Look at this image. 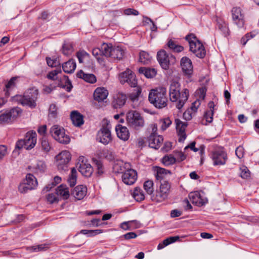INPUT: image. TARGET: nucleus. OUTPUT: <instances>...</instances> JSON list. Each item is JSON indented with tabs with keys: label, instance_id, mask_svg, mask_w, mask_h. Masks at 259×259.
Instances as JSON below:
<instances>
[{
	"label": "nucleus",
	"instance_id": "1",
	"mask_svg": "<svg viewBox=\"0 0 259 259\" xmlns=\"http://www.w3.org/2000/svg\"><path fill=\"white\" fill-rule=\"evenodd\" d=\"M169 95L170 100L175 102L176 108L180 110L187 101L189 92L187 89L181 91L180 84L176 81H174L169 87Z\"/></svg>",
	"mask_w": 259,
	"mask_h": 259
},
{
	"label": "nucleus",
	"instance_id": "2",
	"mask_svg": "<svg viewBox=\"0 0 259 259\" xmlns=\"http://www.w3.org/2000/svg\"><path fill=\"white\" fill-rule=\"evenodd\" d=\"M148 99L150 103L157 108L166 107L167 105L166 89L160 87L152 90L149 94Z\"/></svg>",
	"mask_w": 259,
	"mask_h": 259
},
{
	"label": "nucleus",
	"instance_id": "3",
	"mask_svg": "<svg viewBox=\"0 0 259 259\" xmlns=\"http://www.w3.org/2000/svg\"><path fill=\"white\" fill-rule=\"evenodd\" d=\"M38 91L35 88L30 89L24 93L23 96L16 95L12 98V101L20 103L23 105H27L31 108L36 106V101L38 96Z\"/></svg>",
	"mask_w": 259,
	"mask_h": 259
},
{
	"label": "nucleus",
	"instance_id": "4",
	"mask_svg": "<svg viewBox=\"0 0 259 259\" xmlns=\"http://www.w3.org/2000/svg\"><path fill=\"white\" fill-rule=\"evenodd\" d=\"M126 121L128 126L134 131H140L145 125L144 117L136 110H131L126 115Z\"/></svg>",
	"mask_w": 259,
	"mask_h": 259
},
{
	"label": "nucleus",
	"instance_id": "5",
	"mask_svg": "<svg viewBox=\"0 0 259 259\" xmlns=\"http://www.w3.org/2000/svg\"><path fill=\"white\" fill-rule=\"evenodd\" d=\"M186 39L189 42L190 51L193 53L196 56L200 58L205 57L206 51L204 47L194 34H190L187 35Z\"/></svg>",
	"mask_w": 259,
	"mask_h": 259
},
{
	"label": "nucleus",
	"instance_id": "6",
	"mask_svg": "<svg viewBox=\"0 0 259 259\" xmlns=\"http://www.w3.org/2000/svg\"><path fill=\"white\" fill-rule=\"evenodd\" d=\"M103 55L117 60L121 59L124 54V50L119 46H112L111 44H103L101 46Z\"/></svg>",
	"mask_w": 259,
	"mask_h": 259
},
{
	"label": "nucleus",
	"instance_id": "7",
	"mask_svg": "<svg viewBox=\"0 0 259 259\" xmlns=\"http://www.w3.org/2000/svg\"><path fill=\"white\" fill-rule=\"evenodd\" d=\"M36 134L35 132L30 131L26 134L23 139L19 140L16 145V148L19 149L24 148L26 150L32 149L36 143Z\"/></svg>",
	"mask_w": 259,
	"mask_h": 259
},
{
	"label": "nucleus",
	"instance_id": "8",
	"mask_svg": "<svg viewBox=\"0 0 259 259\" xmlns=\"http://www.w3.org/2000/svg\"><path fill=\"white\" fill-rule=\"evenodd\" d=\"M52 137L59 143L67 144L70 141V137L65 134L64 129L58 125L52 126L50 130Z\"/></svg>",
	"mask_w": 259,
	"mask_h": 259
},
{
	"label": "nucleus",
	"instance_id": "9",
	"mask_svg": "<svg viewBox=\"0 0 259 259\" xmlns=\"http://www.w3.org/2000/svg\"><path fill=\"white\" fill-rule=\"evenodd\" d=\"M157 60L162 69L167 70L170 64L176 62L175 57L170 54H167L165 50H162L157 52Z\"/></svg>",
	"mask_w": 259,
	"mask_h": 259
},
{
	"label": "nucleus",
	"instance_id": "10",
	"mask_svg": "<svg viewBox=\"0 0 259 259\" xmlns=\"http://www.w3.org/2000/svg\"><path fill=\"white\" fill-rule=\"evenodd\" d=\"M56 165L59 170H68V163L71 160V154L69 151H63L56 156Z\"/></svg>",
	"mask_w": 259,
	"mask_h": 259
},
{
	"label": "nucleus",
	"instance_id": "11",
	"mask_svg": "<svg viewBox=\"0 0 259 259\" xmlns=\"http://www.w3.org/2000/svg\"><path fill=\"white\" fill-rule=\"evenodd\" d=\"M210 157L214 165H224L228 159L227 154L222 148H219L212 151Z\"/></svg>",
	"mask_w": 259,
	"mask_h": 259
},
{
	"label": "nucleus",
	"instance_id": "12",
	"mask_svg": "<svg viewBox=\"0 0 259 259\" xmlns=\"http://www.w3.org/2000/svg\"><path fill=\"white\" fill-rule=\"evenodd\" d=\"M76 167L81 175L86 177H90L93 172L92 166L83 156L79 157Z\"/></svg>",
	"mask_w": 259,
	"mask_h": 259
},
{
	"label": "nucleus",
	"instance_id": "13",
	"mask_svg": "<svg viewBox=\"0 0 259 259\" xmlns=\"http://www.w3.org/2000/svg\"><path fill=\"white\" fill-rule=\"evenodd\" d=\"M170 185L167 180H163L160 182L159 191L156 193L155 199L157 202H161L165 200L169 193Z\"/></svg>",
	"mask_w": 259,
	"mask_h": 259
},
{
	"label": "nucleus",
	"instance_id": "14",
	"mask_svg": "<svg viewBox=\"0 0 259 259\" xmlns=\"http://www.w3.org/2000/svg\"><path fill=\"white\" fill-rule=\"evenodd\" d=\"M97 140L104 145L108 144L112 140L110 126L109 124L103 126L98 132Z\"/></svg>",
	"mask_w": 259,
	"mask_h": 259
},
{
	"label": "nucleus",
	"instance_id": "15",
	"mask_svg": "<svg viewBox=\"0 0 259 259\" xmlns=\"http://www.w3.org/2000/svg\"><path fill=\"white\" fill-rule=\"evenodd\" d=\"M119 80L121 83L126 82L131 87H136L137 84L135 73L128 68L119 74Z\"/></svg>",
	"mask_w": 259,
	"mask_h": 259
},
{
	"label": "nucleus",
	"instance_id": "16",
	"mask_svg": "<svg viewBox=\"0 0 259 259\" xmlns=\"http://www.w3.org/2000/svg\"><path fill=\"white\" fill-rule=\"evenodd\" d=\"M232 17L233 23L238 28H243L245 23L244 14L239 7H234L232 9Z\"/></svg>",
	"mask_w": 259,
	"mask_h": 259
},
{
	"label": "nucleus",
	"instance_id": "17",
	"mask_svg": "<svg viewBox=\"0 0 259 259\" xmlns=\"http://www.w3.org/2000/svg\"><path fill=\"white\" fill-rule=\"evenodd\" d=\"M19 108H14L0 114V124L9 123L17 117L20 113Z\"/></svg>",
	"mask_w": 259,
	"mask_h": 259
},
{
	"label": "nucleus",
	"instance_id": "18",
	"mask_svg": "<svg viewBox=\"0 0 259 259\" xmlns=\"http://www.w3.org/2000/svg\"><path fill=\"white\" fill-rule=\"evenodd\" d=\"M137 179V173L136 170L131 167L126 170L122 175L123 182L127 185H133Z\"/></svg>",
	"mask_w": 259,
	"mask_h": 259
},
{
	"label": "nucleus",
	"instance_id": "19",
	"mask_svg": "<svg viewBox=\"0 0 259 259\" xmlns=\"http://www.w3.org/2000/svg\"><path fill=\"white\" fill-rule=\"evenodd\" d=\"M175 122L176 130L178 135L179 136V141L183 142L187 137L185 130L188 124L187 122L182 121L178 118H176Z\"/></svg>",
	"mask_w": 259,
	"mask_h": 259
},
{
	"label": "nucleus",
	"instance_id": "20",
	"mask_svg": "<svg viewBox=\"0 0 259 259\" xmlns=\"http://www.w3.org/2000/svg\"><path fill=\"white\" fill-rule=\"evenodd\" d=\"M181 66L183 72L187 75H191L193 71L191 60L187 57H184L181 60Z\"/></svg>",
	"mask_w": 259,
	"mask_h": 259
},
{
	"label": "nucleus",
	"instance_id": "21",
	"mask_svg": "<svg viewBox=\"0 0 259 259\" xmlns=\"http://www.w3.org/2000/svg\"><path fill=\"white\" fill-rule=\"evenodd\" d=\"M131 167L130 164L124 162L122 160H116L113 164V169L115 173L124 174V172Z\"/></svg>",
	"mask_w": 259,
	"mask_h": 259
},
{
	"label": "nucleus",
	"instance_id": "22",
	"mask_svg": "<svg viewBox=\"0 0 259 259\" xmlns=\"http://www.w3.org/2000/svg\"><path fill=\"white\" fill-rule=\"evenodd\" d=\"M162 136L157 134H151L148 138L149 146L152 148L158 149L163 142Z\"/></svg>",
	"mask_w": 259,
	"mask_h": 259
},
{
	"label": "nucleus",
	"instance_id": "23",
	"mask_svg": "<svg viewBox=\"0 0 259 259\" xmlns=\"http://www.w3.org/2000/svg\"><path fill=\"white\" fill-rule=\"evenodd\" d=\"M117 137L121 140L125 141H127L130 137V132L128 128L126 126L118 124L115 127Z\"/></svg>",
	"mask_w": 259,
	"mask_h": 259
},
{
	"label": "nucleus",
	"instance_id": "24",
	"mask_svg": "<svg viewBox=\"0 0 259 259\" xmlns=\"http://www.w3.org/2000/svg\"><path fill=\"white\" fill-rule=\"evenodd\" d=\"M87 188L84 185H78L74 188L71 192V195L76 199L81 200L86 195Z\"/></svg>",
	"mask_w": 259,
	"mask_h": 259
},
{
	"label": "nucleus",
	"instance_id": "25",
	"mask_svg": "<svg viewBox=\"0 0 259 259\" xmlns=\"http://www.w3.org/2000/svg\"><path fill=\"white\" fill-rule=\"evenodd\" d=\"M108 92L104 88H98L94 93V99L98 102H101L106 99Z\"/></svg>",
	"mask_w": 259,
	"mask_h": 259
},
{
	"label": "nucleus",
	"instance_id": "26",
	"mask_svg": "<svg viewBox=\"0 0 259 259\" xmlns=\"http://www.w3.org/2000/svg\"><path fill=\"white\" fill-rule=\"evenodd\" d=\"M189 198L192 203L196 205H203L206 203L207 200L202 198L200 192L196 191L189 194Z\"/></svg>",
	"mask_w": 259,
	"mask_h": 259
},
{
	"label": "nucleus",
	"instance_id": "27",
	"mask_svg": "<svg viewBox=\"0 0 259 259\" xmlns=\"http://www.w3.org/2000/svg\"><path fill=\"white\" fill-rule=\"evenodd\" d=\"M217 26L224 36H227L230 34V30L228 24L225 20L221 18H217Z\"/></svg>",
	"mask_w": 259,
	"mask_h": 259
},
{
	"label": "nucleus",
	"instance_id": "28",
	"mask_svg": "<svg viewBox=\"0 0 259 259\" xmlns=\"http://www.w3.org/2000/svg\"><path fill=\"white\" fill-rule=\"evenodd\" d=\"M156 174H155L156 180L160 181V183L163 180H166L167 175H170L171 172L163 168L157 167L155 169Z\"/></svg>",
	"mask_w": 259,
	"mask_h": 259
},
{
	"label": "nucleus",
	"instance_id": "29",
	"mask_svg": "<svg viewBox=\"0 0 259 259\" xmlns=\"http://www.w3.org/2000/svg\"><path fill=\"white\" fill-rule=\"evenodd\" d=\"M126 101V96L122 94H119L114 97L112 102V106L114 108L117 109L123 106Z\"/></svg>",
	"mask_w": 259,
	"mask_h": 259
},
{
	"label": "nucleus",
	"instance_id": "30",
	"mask_svg": "<svg viewBox=\"0 0 259 259\" xmlns=\"http://www.w3.org/2000/svg\"><path fill=\"white\" fill-rule=\"evenodd\" d=\"M72 123L76 126H80L83 123V116L78 112L73 111L70 115Z\"/></svg>",
	"mask_w": 259,
	"mask_h": 259
},
{
	"label": "nucleus",
	"instance_id": "31",
	"mask_svg": "<svg viewBox=\"0 0 259 259\" xmlns=\"http://www.w3.org/2000/svg\"><path fill=\"white\" fill-rule=\"evenodd\" d=\"M77 76L90 83H94L97 80L96 76L93 74L85 73L82 70H80L77 72Z\"/></svg>",
	"mask_w": 259,
	"mask_h": 259
},
{
	"label": "nucleus",
	"instance_id": "32",
	"mask_svg": "<svg viewBox=\"0 0 259 259\" xmlns=\"http://www.w3.org/2000/svg\"><path fill=\"white\" fill-rule=\"evenodd\" d=\"M201 104V101L200 100L197 99L195 102H194L192 104V106L190 110H188L187 112H185L184 113V117L188 119L189 120L191 118V114L193 113H195L199 106Z\"/></svg>",
	"mask_w": 259,
	"mask_h": 259
},
{
	"label": "nucleus",
	"instance_id": "33",
	"mask_svg": "<svg viewBox=\"0 0 259 259\" xmlns=\"http://www.w3.org/2000/svg\"><path fill=\"white\" fill-rule=\"evenodd\" d=\"M76 63L73 59H70L67 62L62 64L63 71L67 73H73L76 68Z\"/></svg>",
	"mask_w": 259,
	"mask_h": 259
},
{
	"label": "nucleus",
	"instance_id": "34",
	"mask_svg": "<svg viewBox=\"0 0 259 259\" xmlns=\"http://www.w3.org/2000/svg\"><path fill=\"white\" fill-rule=\"evenodd\" d=\"M24 183L32 190L34 189L37 185L36 178L30 174H28L26 175Z\"/></svg>",
	"mask_w": 259,
	"mask_h": 259
},
{
	"label": "nucleus",
	"instance_id": "35",
	"mask_svg": "<svg viewBox=\"0 0 259 259\" xmlns=\"http://www.w3.org/2000/svg\"><path fill=\"white\" fill-rule=\"evenodd\" d=\"M56 193L58 196L62 197L63 199H66L69 196V191L66 185H61L56 190Z\"/></svg>",
	"mask_w": 259,
	"mask_h": 259
},
{
	"label": "nucleus",
	"instance_id": "36",
	"mask_svg": "<svg viewBox=\"0 0 259 259\" xmlns=\"http://www.w3.org/2000/svg\"><path fill=\"white\" fill-rule=\"evenodd\" d=\"M139 72L143 74L147 78H152L156 75L157 73L154 68L146 67H140L139 69Z\"/></svg>",
	"mask_w": 259,
	"mask_h": 259
},
{
	"label": "nucleus",
	"instance_id": "37",
	"mask_svg": "<svg viewBox=\"0 0 259 259\" xmlns=\"http://www.w3.org/2000/svg\"><path fill=\"white\" fill-rule=\"evenodd\" d=\"M152 59L149 54L145 51H141L140 53L139 61L143 64H148Z\"/></svg>",
	"mask_w": 259,
	"mask_h": 259
},
{
	"label": "nucleus",
	"instance_id": "38",
	"mask_svg": "<svg viewBox=\"0 0 259 259\" xmlns=\"http://www.w3.org/2000/svg\"><path fill=\"white\" fill-rule=\"evenodd\" d=\"M168 47L175 52H181L184 50V47L182 46L176 44V42L170 39L167 42Z\"/></svg>",
	"mask_w": 259,
	"mask_h": 259
},
{
	"label": "nucleus",
	"instance_id": "39",
	"mask_svg": "<svg viewBox=\"0 0 259 259\" xmlns=\"http://www.w3.org/2000/svg\"><path fill=\"white\" fill-rule=\"evenodd\" d=\"M101 154L104 158L109 161L114 160L116 156L114 152L108 149H103Z\"/></svg>",
	"mask_w": 259,
	"mask_h": 259
},
{
	"label": "nucleus",
	"instance_id": "40",
	"mask_svg": "<svg viewBox=\"0 0 259 259\" xmlns=\"http://www.w3.org/2000/svg\"><path fill=\"white\" fill-rule=\"evenodd\" d=\"M133 196L137 201H141L144 200L145 198L143 191L139 188H136L135 189Z\"/></svg>",
	"mask_w": 259,
	"mask_h": 259
},
{
	"label": "nucleus",
	"instance_id": "41",
	"mask_svg": "<svg viewBox=\"0 0 259 259\" xmlns=\"http://www.w3.org/2000/svg\"><path fill=\"white\" fill-rule=\"evenodd\" d=\"M176 161V158L172 155H168L164 156L162 159V162L166 166L174 164Z\"/></svg>",
	"mask_w": 259,
	"mask_h": 259
},
{
	"label": "nucleus",
	"instance_id": "42",
	"mask_svg": "<svg viewBox=\"0 0 259 259\" xmlns=\"http://www.w3.org/2000/svg\"><path fill=\"white\" fill-rule=\"evenodd\" d=\"M77 171L75 168H72L71 174L68 179V182L71 187L74 186L76 183Z\"/></svg>",
	"mask_w": 259,
	"mask_h": 259
},
{
	"label": "nucleus",
	"instance_id": "43",
	"mask_svg": "<svg viewBox=\"0 0 259 259\" xmlns=\"http://www.w3.org/2000/svg\"><path fill=\"white\" fill-rule=\"evenodd\" d=\"M73 51V48L72 44L70 43H65L62 47V52L66 56L69 55Z\"/></svg>",
	"mask_w": 259,
	"mask_h": 259
},
{
	"label": "nucleus",
	"instance_id": "44",
	"mask_svg": "<svg viewBox=\"0 0 259 259\" xmlns=\"http://www.w3.org/2000/svg\"><path fill=\"white\" fill-rule=\"evenodd\" d=\"M46 169V164L42 161H38L34 167V171L35 173L41 174L45 171Z\"/></svg>",
	"mask_w": 259,
	"mask_h": 259
},
{
	"label": "nucleus",
	"instance_id": "45",
	"mask_svg": "<svg viewBox=\"0 0 259 259\" xmlns=\"http://www.w3.org/2000/svg\"><path fill=\"white\" fill-rule=\"evenodd\" d=\"M153 183L152 181H147L144 184V188L146 192L151 195L153 192Z\"/></svg>",
	"mask_w": 259,
	"mask_h": 259
},
{
	"label": "nucleus",
	"instance_id": "46",
	"mask_svg": "<svg viewBox=\"0 0 259 259\" xmlns=\"http://www.w3.org/2000/svg\"><path fill=\"white\" fill-rule=\"evenodd\" d=\"M61 181V179L60 177H58V176H56L54 179V182H53L51 185H48V186H46L44 189H43V191L44 192H47V191H50L53 187H54L56 184H59V183H60Z\"/></svg>",
	"mask_w": 259,
	"mask_h": 259
},
{
	"label": "nucleus",
	"instance_id": "47",
	"mask_svg": "<svg viewBox=\"0 0 259 259\" xmlns=\"http://www.w3.org/2000/svg\"><path fill=\"white\" fill-rule=\"evenodd\" d=\"M41 148L42 149L46 152H48L51 149V146L49 141L45 138H42L41 140Z\"/></svg>",
	"mask_w": 259,
	"mask_h": 259
},
{
	"label": "nucleus",
	"instance_id": "48",
	"mask_svg": "<svg viewBox=\"0 0 259 259\" xmlns=\"http://www.w3.org/2000/svg\"><path fill=\"white\" fill-rule=\"evenodd\" d=\"M61 72V70L56 69L50 72L47 75V78L52 80H56L58 79L57 75Z\"/></svg>",
	"mask_w": 259,
	"mask_h": 259
},
{
	"label": "nucleus",
	"instance_id": "49",
	"mask_svg": "<svg viewBox=\"0 0 259 259\" xmlns=\"http://www.w3.org/2000/svg\"><path fill=\"white\" fill-rule=\"evenodd\" d=\"M161 128L162 130H165L171 124V121L169 118L160 119Z\"/></svg>",
	"mask_w": 259,
	"mask_h": 259
},
{
	"label": "nucleus",
	"instance_id": "50",
	"mask_svg": "<svg viewBox=\"0 0 259 259\" xmlns=\"http://www.w3.org/2000/svg\"><path fill=\"white\" fill-rule=\"evenodd\" d=\"M240 176L243 179H246L250 176V172L247 167L242 166L240 167Z\"/></svg>",
	"mask_w": 259,
	"mask_h": 259
},
{
	"label": "nucleus",
	"instance_id": "51",
	"mask_svg": "<svg viewBox=\"0 0 259 259\" xmlns=\"http://www.w3.org/2000/svg\"><path fill=\"white\" fill-rule=\"evenodd\" d=\"M46 60L48 65L51 67H56L60 65L59 61L57 58L51 59L50 58H47Z\"/></svg>",
	"mask_w": 259,
	"mask_h": 259
},
{
	"label": "nucleus",
	"instance_id": "52",
	"mask_svg": "<svg viewBox=\"0 0 259 259\" xmlns=\"http://www.w3.org/2000/svg\"><path fill=\"white\" fill-rule=\"evenodd\" d=\"M57 115V108L56 106L52 104L50 106L49 108V116L50 117L55 118Z\"/></svg>",
	"mask_w": 259,
	"mask_h": 259
},
{
	"label": "nucleus",
	"instance_id": "53",
	"mask_svg": "<svg viewBox=\"0 0 259 259\" xmlns=\"http://www.w3.org/2000/svg\"><path fill=\"white\" fill-rule=\"evenodd\" d=\"M88 56L89 54L84 51H80L76 53V57L80 63H83L84 59L88 57Z\"/></svg>",
	"mask_w": 259,
	"mask_h": 259
},
{
	"label": "nucleus",
	"instance_id": "54",
	"mask_svg": "<svg viewBox=\"0 0 259 259\" xmlns=\"http://www.w3.org/2000/svg\"><path fill=\"white\" fill-rule=\"evenodd\" d=\"M213 110H209L205 112L204 114V118L206 121L209 123H211L213 120Z\"/></svg>",
	"mask_w": 259,
	"mask_h": 259
},
{
	"label": "nucleus",
	"instance_id": "55",
	"mask_svg": "<svg viewBox=\"0 0 259 259\" xmlns=\"http://www.w3.org/2000/svg\"><path fill=\"white\" fill-rule=\"evenodd\" d=\"M94 162H95L96 166L97 167V173L99 175H101L102 174H103L104 172L102 162L96 159L94 160Z\"/></svg>",
	"mask_w": 259,
	"mask_h": 259
},
{
	"label": "nucleus",
	"instance_id": "56",
	"mask_svg": "<svg viewBox=\"0 0 259 259\" xmlns=\"http://www.w3.org/2000/svg\"><path fill=\"white\" fill-rule=\"evenodd\" d=\"M47 248V245L46 244H40L36 246H33L28 248L30 250H33L35 252L42 251Z\"/></svg>",
	"mask_w": 259,
	"mask_h": 259
},
{
	"label": "nucleus",
	"instance_id": "57",
	"mask_svg": "<svg viewBox=\"0 0 259 259\" xmlns=\"http://www.w3.org/2000/svg\"><path fill=\"white\" fill-rule=\"evenodd\" d=\"M141 94V91L140 89L137 90L135 92H133L130 94L128 97L133 102L138 100L139 96Z\"/></svg>",
	"mask_w": 259,
	"mask_h": 259
},
{
	"label": "nucleus",
	"instance_id": "58",
	"mask_svg": "<svg viewBox=\"0 0 259 259\" xmlns=\"http://www.w3.org/2000/svg\"><path fill=\"white\" fill-rule=\"evenodd\" d=\"M174 153L178 161H182L186 158V156L182 151H175Z\"/></svg>",
	"mask_w": 259,
	"mask_h": 259
},
{
	"label": "nucleus",
	"instance_id": "59",
	"mask_svg": "<svg viewBox=\"0 0 259 259\" xmlns=\"http://www.w3.org/2000/svg\"><path fill=\"white\" fill-rule=\"evenodd\" d=\"M124 14L126 15H133L135 16H137L139 14L138 11L135 9L128 8L124 10Z\"/></svg>",
	"mask_w": 259,
	"mask_h": 259
},
{
	"label": "nucleus",
	"instance_id": "60",
	"mask_svg": "<svg viewBox=\"0 0 259 259\" xmlns=\"http://www.w3.org/2000/svg\"><path fill=\"white\" fill-rule=\"evenodd\" d=\"M19 191L21 193H26L29 190H31L32 189H30V188L27 186V185L24 183L21 184L19 186Z\"/></svg>",
	"mask_w": 259,
	"mask_h": 259
},
{
	"label": "nucleus",
	"instance_id": "61",
	"mask_svg": "<svg viewBox=\"0 0 259 259\" xmlns=\"http://www.w3.org/2000/svg\"><path fill=\"white\" fill-rule=\"evenodd\" d=\"M235 154L239 158H241L244 155V148L242 146H239L236 148Z\"/></svg>",
	"mask_w": 259,
	"mask_h": 259
},
{
	"label": "nucleus",
	"instance_id": "62",
	"mask_svg": "<svg viewBox=\"0 0 259 259\" xmlns=\"http://www.w3.org/2000/svg\"><path fill=\"white\" fill-rule=\"evenodd\" d=\"M7 154V147L5 145H0V160L2 159Z\"/></svg>",
	"mask_w": 259,
	"mask_h": 259
},
{
	"label": "nucleus",
	"instance_id": "63",
	"mask_svg": "<svg viewBox=\"0 0 259 259\" xmlns=\"http://www.w3.org/2000/svg\"><path fill=\"white\" fill-rule=\"evenodd\" d=\"M92 54L93 55L95 56L98 59H99V56L103 54V50L101 49H100L99 48H94L92 50Z\"/></svg>",
	"mask_w": 259,
	"mask_h": 259
},
{
	"label": "nucleus",
	"instance_id": "64",
	"mask_svg": "<svg viewBox=\"0 0 259 259\" xmlns=\"http://www.w3.org/2000/svg\"><path fill=\"white\" fill-rule=\"evenodd\" d=\"M103 232L102 230L97 229V230H89L88 234L87 236L88 237H92L96 235L99 234Z\"/></svg>",
	"mask_w": 259,
	"mask_h": 259
}]
</instances>
